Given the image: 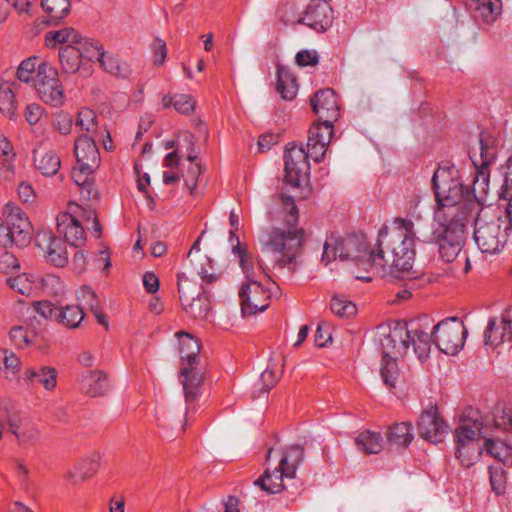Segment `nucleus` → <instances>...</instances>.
Masks as SVG:
<instances>
[{
	"instance_id": "nucleus-1",
	"label": "nucleus",
	"mask_w": 512,
	"mask_h": 512,
	"mask_svg": "<svg viewBox=\"0 0 512 512\" xmlns=\"http://www.w3.org/2000/svg\"><path fill=\"white\" fill-rule=\"evenodd\" d=\"M416 232L414 223L407 218H395L391 227L380 229L376 254L369 256V264L379 274L398 279L414 280Z\"/></svg>"
},
{
	"instance_id": "nucleus-2",
	"label": "nucleus",
	"mask_w": 512,
	"mask_h": 512,
	"mask_svg": "<svg viewBox=\"0 0 512 512\" xmlns=\"http://www.w3.org/2000/svg\"><path fill=\"white\" fill-rule=\"evenodd\" d=\"M432 185L437 202L434 219L439 224H447L463 216V221H467L469 205L473 203L476 190L472 192L468 188L464 189L458 171L453 166L439 167L434 172Z\"/></svg>"
},
{
	"instance_id": "nucleus-3",
	"label": "nucleus",
	"mask_w": 512,
	"mask_h": 512,
	"mask_svg": "<svg viewBox=\"0 0 512 512\" xmlns=\"http://www.w3.org/2000/svg\"><path fill=\"white\" fill-rule=\"evenodd\" d=\"M19 81L31 84L38 98L46 105L60 108L66 95L59 79L58 70L49 62L37 56L23 60L16 72Z\"/></svg>"
},
{
	"instance_id": "nucleus-4",
	"label": "nucleus",
	"mask_w": 512,
	"mask_h": 512,
	"mask_svg": "<svg viewBox=\"0 0 512 512\" xmlns=\"http://www.w3.org/2000/svg\"><path fill=\"white\" fill-rule=\"evenodd\" d=\"M305 242V230L291 221L273 226L259 237L261 251L274 255V267L281 269L298 263Z\"/></svg>"
},
{
	"instance_id": "nucleus-5",
	"label": "nucleus",
	"mask_w": 512,
	"mask_h": 512,
	"mask_svg": "<svg viewBox=\"0 0 512 512\" xmlns=\"http://www.w3.org/2000/svg\"><path fill=\"white\" fill-rule=\"evenodd\" d=\"M480 416L467 408L462 413L459 425L454 431L455 455L461 465L469 468L484 456L485 429L481 426Z\"/></svg>"
},
{
	"instance_id": "nucleus-6",
	"label": "nucleus",
	"mask_w": 512,
	"mask_h": 512,
	"mask_svg": "<svg viewBox=\"0 0 512 512\" xmlns=\"http://www.w3.org/2000/svg\"><path fill=\"white\" fill-rule=\"evenodd\" d=\"M56 220L58 234L74 247H80L85 243V228L93 229L96 238L102 233L95 211L74 202H70L67 211L59 213Z\"/></svg>"
},
{
	"instance_id": "nucleus-7",
	"label": "nucleus",
	"mask_w": 512,
	"mask_h": 512,
	"mask_svg": "<svg viewBox=\"0 0 512 512\" xmlns=\"http://www.w3.org/2000/svg\"><path fill=\"white\" fill-rule=\"evenodd\" d=\"M376 254L375 250H370L363 236L351 235L347 237L330 236L323 245V254L321 262L327 266L332 261L339 259L341 261L351 260L356 265L370 271L369 256Z\"/></svg>"
},
{
	"instance_id": "nucleus-8",
	"label": "nucleus",
	"mask_w": 512,
	"mask_h": 512,
	"mask_svg": "<svg viewBox=\"0 0 512 512\" xmlns=\"http://www.w3.org/2000/svg\"><path fill=\"white\" fill-rule=\"evenodd\" d=\"M466 223L460 216L451 223L439 224L441 231L434 232L440 258L447 263L455 261L456 265L463 263L464 274L471 269L469 258L463 252Z\"/></svg>"
},
{
	"instance_id": "nucleus-9",
	"label": "nucleus",
	"mask_w": 512,
	"mask_h": 512,
	"mask_svg": "<svg viewBox=\"0 0 512 512\" xmlns=\"http://www.w3.org/2000/svg\"><path fill=\"white\" fill-rule=\"evenodd\" d=\"M304 458L302 447L295 445L286 449L276 466L267 467L261 477L255 481L263 491L276 494L285 489V479H294L296 471Z\"/></svg>"
},
{
	"instance_id": "nucleus-10",
	"label": "nucleus",
	"mask_w": 512,
	"mask_h": 512,
	"mask_svg": "<svg viewBox=\"0 0 512 512\" xmlns=\"http://www.w3.org/2000/svg\"><path fill=\"white\" fill-rule=\"evenodd\" d=\"M178 292L183 310L195 319H206L210 313V300L204 289L185 273L178 274Z\"/></svg>"
},
{
	"instance_id": "nucleus-11",
	"label": "nucleus",
	"mask_w": 512,
	"mask_h": 512,
	"mask_svg": "<svg viewBox=\"0 0 512 512\" xmlns=\"http://www.w3.org/2000/svg\"><path fill=\"white\" fill-rule=\"evenodd\" d=\"M509 222L498 218L490 222H476L474 239L483 253L496 254L500 252L512 237Z\"/></svg>"
},
{
	"instance_id": "nucleus-12",
	"label": "nucleus",
	"mask_w": 512,
	"mask_h": 512,
	"mask_svg": "<svg viewBox=\"0 0 512 512\" xmlns=\"http://www.w3.org/2000/svg\"><path fill=\"white\" fill-rule=\"evenodd\" d=\"M278 290L274 282L268 280L262 282L244 283L239 291L241 312L243 316H252L265 311L273 295V290Z\"/></svg>"
},
{
	"instance_id": "nucleus-13",
	"label": "nucleus",
	"mask_w": 512,
	"mask_h": 512,
	"mask_svg": "<svg viewBox=\"0 0 512 512\" xmlns=\"http://www.w3.org/2000/svg\"><path fill=\"white\" fill-rule=\"evenodd\" d=\"M466 332L464 324L453 317L439 322L433 329L432 337L440 351L456 355L464 346Z\"/></svg>"
},
{
	"instance_id": "nucleus-14",
	"label": "nucleus",
	"mask_w": 512,
	"mask_h": 512,
	"mask_svg": "<svg viewBox=\"0 0 512 512\" xmlns=\"http://www.w3.org/2000/svg\"><path fill=\"white\" fill-rule=\"evenodd\" d=\"M478 149L479 160L476 158L475 152L470 153V158L476 169L473 188L480 192H486L490 179L489 166L494 162L497 154L494 140L489 136L481 134Z\"/></svg>"
},
{
	"instance_id": "nucleus-15",
	"label": "nucleus",
	"mask_w": 512,
	"mask_h": 512,
	"mask_svg": "<svg viewBox=\"0 0 512 512\" xmlns=\"http://www.w3.org/2000/svg\"><path fill=\"white\" fill-rule=\"evenodd\" d=\"M309 149L302 146L291 145L285 150V178L292 186H300L308 180L310 174Z\"/></svg>"
},
{
	"instance_id": "nucleus-16",
	"label": "nucleus",
	"mask_w": 512,
	"mask_h": 512,
	"mask_svg": "<svg viewBox=\"0 0 512 512\" xmlns=\"http://www.w3.org/2000/svg\"><path fill=\"white\" fill-rule=\"evenodd\" d=\"M3 217L7 218L12 245L26 246L32 234V225L27 215L19 207L8 203L3 208Z\"/></svg>"
},
{
	"instance_id": "nucleus-17",
	"label": "nucleus",
	"mask_w": 512,
	"mask_h": 512,
	"mask_svg": "<svg viewBox=\"0 0 512 512\" xmlns=\"http://www.w3.org/2000/svg\"><path fill=\"white\" fill-rule=\"evenodd\" d=\"M5 423L9 432L15 436L19 446L26 447L35 444L41 437L38 426L25 414L9 413Z\"/></svg>"
},
{
	"instance_id": "nucleus-18",
	"label": "nucleus",
	"mask_w": 512,
	"mask_h": 512,
	"mask_svg": "<svg viewBox=\"0 0 512 512\" xmlns=\"http://www.w3.org/2000/svg\"><path fill=\"white\" fill-rule=\"evenodd\" d=\"M35 243L49 263L58 267H64L68 263L65 242L51 231H39L36 234Z\"/></svg>"
},
{
	"instance_id": "nucleus-19",
	"label": "nucleus",
	"mask_w": 512,
	"mask_h": 512,
	"mask_svg": "<svg viewBox=\"0 0 512 512\" xmlns=\"http://www.w3.org/2000/svg\"><path fill=\"white\" fill-rule=\"evenodd\" d=\"M410 331L403 323L383 329L380 345L383 356H403L409 348Z\"/></svg>"
},
{
	"instance_id": "nucleus-20",
	"label": "nucleus",
	"mask_w": 512,
	"mask_h": 512,
	"mask_svg": "<svg viewBox=\"0 0 512 512\" xmlns=\"http://www.w3.org/2000/svg\"><path fill=\"white\" fill-rule=\"evenodd\" d=\"M333 133L332 121L329 120L314 123L311 126L307 141V149H309L310 157L315 162L323 160Z\"/></svg>"
},
{
	"instance_id": "nucleus-21",
	"label": "nucleus",
	"mask_w": 512,
	"mask_h": 512,
	"mask_svg": "<svg viewBox=\"0 0 512 512\" xmlns=\"http://www.w3.org/2000/svg\"><path fill=\"white\" fill-rule=\"evenodd\" d=\"M418 430L424 439L438 443L447 435L448 426L439 415L437 408L431 406L422 412L418 421Z\"/></svg>"
},
{
	"instance_id": "nucleus-22",
	"label": "nucleus",
	"mask_w": 512,
	"mask_h": 512,
	"mask_svg": "<svg viewBox=\"0 0 512 512\" xmlns=\"http://www.w3.org/2000/svg\"><path fill=\"white\" fill-rule=\"evenodd\" d=\"M504 342H512V310L490 319L484 332L485 345L497 347Z\"/></svg>"
},
{
	"instance_id": "nucleus-23",
	"label": "nucleus",
	"mask_w": 512,
	"mask_h": 512,
	"mask_svg": "<svg viewBox=\"0 0 512 512\" xmlns=\"http://www.w3.org/2000/svg\"><path fill=\"white\" fill-rule=\"evenodd\" d=\"M333 12L326 1H315L311 3L302 18V22L312 29L322 32L332 24Z\"/></svg>"
},
{
	"instance_id": "nucleus-24",
	"label": "nucleus",
	"mask_w": 512,
	"mask_h": 512,
	"mask_svg": "<svg viewBox=\"0 0 512 512\" xmlns=\"http://www.w3.org/2000/svg\"><path fill=\"white\" fill-rule=\"evenodd\" d=\"M180 378L186 404L189 405L196 402L201 395L204 380L202 371L197 365L182 366Z\"/></svg>"
},
{
	"instance_id": "nucleus-25",
	"label": "nucleus",
	"mask_w": 512,
	"mask_h": 512,
	"mask_svg": "<svg viewBox=\"0 0 512 512\" xmlns=\"http://www.w3.org/2000/svg\"><path fill=\"white\" fill-rule=\"evenodd\" d=\"M472 410L480 416L479 422L485 429V434H491L495 430H507L512 427L511 407H496L491 413H484L474 408Z\"/></svg>"
},
{
	"instance_id": "nucleus-26",
	"label": "nucleus",
	"mask_w": 512,
	"mask_h": 512,
	"mask_svg": "<svg viewBox=\"0 0 512 512\" xmlns=\"http://www.w3.org/2000/svg\"><path fill=\"white\" fill-rule=\"evenodd\" d=\"M466 5L481 24H493L502 12L501 0H466Z\"/></svg>"
},
{
	"instance_id": "nucleus-27",
	"label": "nucleus",
	"mask_w": 512,
	"mask_h": 512,
	"mask_svg": "<svg viewBox=\"0 0 512 512\" xmlns=\"http://www.w3.org/2000/svg\"><path fill=\"white\" fill-rule=\"evenodd\" d=\"M311 107L320 119L336 120L339 115L337 99L332 89H323L311 98Z\"/></svg>"
},
{
	"instance_id": "nucleus-28",
	"label": "nucleus",
	"mask_w": 512,
	"mask_h": 512,
	"mask_svg": "<svg viewBox=\"0 0 512 512\" xmlns=\"http://www.w3.org/2000/svg\"><path fill=\"white\" fill-rule=\"evenodd\" d=\"M234 239L236 241V244H233L232 246V253L239 258L240 266L247 281L246 283H251L252 281L261 282L260 278L262 276H266L265 271L262 268L261 262L259 261V267L255 268L252 262L251 255L247 252L246 248L240 246L239 239L236 236L235 232L232 230L230 231L229 240L231 243H233Z\"/></svg>"
},
{
	"instance_id": "nucleus-29",
	"label": "nucleus",
	"mask_w": 512,
	"mask_h": 512,
	"mask_svg": "<svg viewBox=\"0 0 512 512\" xmlns=\"http://www.w3.org/2000/svg\"><path fill=\"white\" fill-rule=\"evenodd\" d=\"M80 390L91 397L105 395L110 390L108 376L101 370H89L79 378Z\"/></svg>"
},
{
	"instance_id": "nucleus-30",
	"label": "nucleus",
	"mask_w": 512,
	"mask_h": 512,
	"mask_svg": "<svg viewBox=\"0 0 512 512\" xmlns=\"http://www.w3.org/2000/svg\"><path fill=\"white\" fill-rule=\"evenodd\" d=\"M57 377V370L51 366L29 368L23 374V380L26 385L31 387L39 385L49 392L56 388Z\"/></svg>"
},
{
	"instance_id": "nucleus-31",
	"label": "nucleus",
	"mask_w": 512,
	"mask_h": 512,
	"mask_svg": "<svg viewBox=\"0 0 512 512\" xmlns=\"http://www.w3.org/2000/svg\"><path fill=\"white\" fill-rule=\"evenodd\" d=\"M101 454L93 451L84 457L73 469L66 473V479L72 484H78L91 478L100 466Z\"/></svg>"
},
{
	"instance_id": "nucleus-32",
	"label": "nucleus",
	"mask_w": 512,
	"mask_h": 512,
	"mask_svg": "<svg viewBox=\"0 0 512 512\" xmlns=\"http://www.w3.org/2000/svg\"><path fill=\"white\" fill-rule=\"evenodd\" d=\"M74 153L78 163L97 169L100 165V154L92 137L81 136L76 139Z\"/></svg>"
},
{
	"instance_id": "nucleus-33",
	"label": "nucleus",
	"mask_w": 512,
	"mask_h": 512,
	"mask_svg": "<svg viewBox=\"0 0 512 512\" xmlns=\"http://www.w3.org/2000/svg\"><path fill=\"white\" fill-rule=\"evenodd\" d=\"M484 440V456L508 465L512 461V445L507 440L494 437L493 433L486 434Z\"/></svg>"
},
{
	"instance_id": "nucleus-34",
	"label": "nucleus",
	"mask_w": 512,
	"mask_h": 512,
	"mask_svg": "<svg viewBox=\"0 0 512 512\" xmlns=\"http://www.w3.org/2000/svg\"><path fill=\"white\" fill-rule=\"evenodd\" d=\"M95 170L78 162L72 170V179L81 187V194L84 198L94 199L98 196L97 191L93 188V174Z\"/></svg>"
},
{
	"instance_id": "nucleus-35",
	"label": "nucleus",
	"mask_w": 512,
	"mask_h": 512,
	"mask_svg": "<svg viewBox=\"0 0 512 512\" xmlns=\"http://www.w3.org/2000/svg\"><path fill=\"white\" fill-rule=\"evenodd\" d=\"M177 336L179 337V352L182 360V366L197 365L198 354L200 352L199 341L183 331L178 332Z\"/></svg>"
},
{
	"instance_id": "nucleus-36",
	"label": "nucleus",
	"mask_w": 512,
	"mask_h": 512,
	"mask_svg": "<svg viewBox=\"0 0 512 512\" xmlns=\"http://www.w3.org/2000/svg\"><path fill=\"white\" fill-rule=\"evenodd\" d=\"M82 36L71 27L46 33V45L55 48L58 44L62 47H77L81 43Z\"/></svg>"
},
{
	"instance_id": "nucleus-37",
	"label": "nucleus",
	"mask_w": 512,
	"mask_h": 512,
	"mask_svg": "<svg viewBox=\"0 0 512 512\" xmlns=\"http://www.w3.org/2000/svg\"><path fill=\"white\" fill-rule=\"evenodd\" d=\"M161 104L164 109L173 107L178 113L186 116L191 115L196 108L195 98L184 93L165 94L162 96Z\"/></svg>"
},
{
	"instance_id": "nucleus-38",
	"label": "nucleus",
	"mask_w": 512,
	"mask_h": 512,
	"mask_svg": "<svg viewBox=\"0 0 512 512\" xmlns=\"http://www.w3.org/2000/svg\"><path fill=\"white\" fill-rule=\"evenodd\" d=\"M277 92L284 100H292L297 94L298 85L296 78L283 66L277 68Z\"/></svg>"
},
{
	"instance_id": "nucleus-39",
	"label": "nucleus",
	"mask_w": 512,
	"mask_h": 512,
	"mask_svg": "<svg viewBox=\"0 0 512 512\" xmlns=\"http://www.w3.org/2000/svg\"><path fill=\"white\" fill-rule=\"evenodd\" d=\"M355 445L366 454H378L383 448V437L379 432L365 430L355 437Z\"/></svg>"
},
{
	"instance_id": "nucleus-40",
	"label": "nucleus",
	"mask_w": 512,
	"mask_h": 512,
	"mask_svg": "<svg viewBox=\"0 0 512 512\" xmlns=\"http://www.w3.org/2000/svg\"><path fill=\"white\" fill-rule=\"evenodd\" d=\"M6 282L11 289L22 295L37 294V274L21 273L8 277Z\"/></svg>"
},
{
	"instance_id": "nucleus-41",
	"label": "nucleus",
	"mask_w": 512,
	"mask_h": 512,
	"mask_svg": "<svg viewBox=\"0 0 512 512\" xmlns=\"http://www.w3.org/2000/svg\"><path fill=\"white\" fill-rule=\"evenodd\" d=\"M413 438L411 425L406 422L392 425L387 433L388 443L397 449L406 448Z\"/></svg>"
},
{
	"instance_id": "nucleus-42",
	"label": "nucleus",
	"mask_w": 512,
	"mask_h": 512,
	"mask_svg": "<svg viewBox=\"0 0 512 512\" xmlns=\"http://www.w3.org/2000/svg\"><path fill=\"white\" fill-rule=\"evenodd\" d=\"M13 83H0V112L10 120L17 117V101L13 91Z\"/></svg>"
},
{
	"instance_id": "nucleus-43",
	"label": "nucleus",
	"mask_w": 512,
	"mask_h": 512,
	"mask_svg": "<svg viewBox=\"0 0 512 512\" xmlns=\"http://www.w3.org/2000/svg\"><path fill=\"white\" fill-rule=\"evenodd\" d=\"M9 334L13 345L20 349L34 347L38 342V335L26 326H13Z\"/></svg>"
},
{
	"instance_id": "nucleus-44",
	"label": "nucleus",
	"mask_w": 512,
	"mask_h": 512,
	"mask_svg": "<svg viewBox=\"0 0 512 512\" xmlns=\"http://www.w3.org/2000/svg\"><path fill=\"white\" fill-rule=\"evenodd\" d=\"M380 375L388 388H396L400 382L401 375L395 357L383 356L380 365Z\"/></svg>"
},
{
	"instance_id": "nucleus-45",
	"label": "nucleus",
	"mask_w": 512,
	"mask_h": 512,
	"mask_svg": "<svg viewBox=\"0 0 512 512\" xmlns=\"http://www.w3.org/2000/svg\"><path fill=\"white\" fill-rule=\"evenodd\" d=\"M36 168L45 176L55 175L60 168V158L52 151L37 154L34 156Z\"/></svg>"
},
{
	"instance_id": "nucleus-46",
	"label": "nucleus",
	"mask_w": 512,
	"mask_h": 512,
	"mask_svg": "<svg viewBox=\"0 0 512 512\" xmlns=\"http://www.w3.org/2000/svg\"><path fill=\"white\" fill-rule=\"evenodd\" d=\"M413 345L414 351L418 356V359L425 360L431 350V336L421 330L410 331L409 344Z\"/></svg>"
},
{
	"instance_id": "nucleus-47",
	"label": "nucleus",
	"mask_w": 512,
	"mask_h": 512,
	"mask_svg": "<svg viewBox=\"0 0 512 512\" xmlns=\"http://www.w3.org/2000/svg\"><path fill=\"white\" fill-rule=\"evenodd\" d=\"M59 59L62 69L66 73H75L81 65V54L77 47H61Z\"/></svg>"
},
{
	"instance_id": "nucleus-48",
	"label": "nucleus",
	"mask_w": 512,
	"mask_h": 512,
	"mask_svg": "<svg viewBox=\"0 0 512 512\" xmlns=\"http://www.w3.org/2000/svg\"><path fill=\"white\" fill-rule=\"evenodd\" d=\"M41 7L53 21L65 18L71 9L70 0H41Z\"/></svg>"
},
{
	"instance_id": "nucleus-49",
	"label": "nucleus",
	"mask_w": 512,
	"mask_h": 512,
	"mask_svg": "<svg viewBox=\"0 0 512 512\" xmlns=\"http://www.w3.org/2000/svg\"><path fill=\"white\" fill-rule=\"evenodd\" d=\"M489 471V482L492 492L496 496H502L506 493L508 487V474L505 469L501 466L490 465Z\"/></svg>"
},
{
	"instance_id": "nucleus-50",
	"label": "nucleus",
	"mask_w": 512,
	"mask_h": 512,
	"mask_svg": "<svg viewBox=\"0 0 512 512\" xmlns=\"http://www.w3.org/2000/svg\"><path fill=\"white\" fill-rule=\"evenodd\" d=\"M84 318V313L79 305H67L59 309L58 322L68 328H76Z\"/></svg>"
},
{
	"instance_id": "nucleus-51",
	"label": "nucleus",
	"mask_w": 512,
	"mask_h": 512,
	"mask_svg": "<svg viewBox=\"0 0 512 512\" xmlns=\"http://www.w3.org/2000/svg\"><path fill=\"white\" fill-rule=\"evenodd\" d=\"M21 367L20 358L8 349H0V371L6 378L15 376Z\"/></svg>"
},
{
	"instance_id": "nucleus-52",
	"label": "nucleus",
	"mask_w": 512,
	"mask_h": 512,
	"mask_svg": "<svg viewBox=\"0 0 512 512\" xmlns=\"http://www.w3.org/2000/svg\"><path fill=\"white\" fill-rule=\"evenodd\" d=\"M37 293L40 291L48 294L59 295L63 292V283L57 275H37Z\"/></svg>"
},
{
	"instance_id": "nucleus-53",
	"label": "nucleus",
	"mask_w": 512,
	"mask_h": 512,
	"mask_svg": "<svg viewBox=\"0 0 512 512\" xmlns=\"http://www.w3.org/2000/svg\"><path fill=\"white\" fill-rule=\"evenodd\" d=\"M78 49L82 59H87L88 61L98 62L99 59L103 57L104 50L102 45L88 38H82L81 43L78 45Z\"/></svg>"
},
{
	"instance_id": "nucleus-54",
	"label": "nucleus",
	"mask_w": 512,
	"mask_h": 512,
	"mask_svg": "<svg viewBox=\"0 0 512 512\" xmlns=\"http://www.w3.org/2000/svg\"><path fill=\"white\" fill-rule=\"evenodd\" d=\"M76 126L88 133L95 132L98 126L96 113L87 107L81 108L76 118Z\"/></svg>"
},
{
	"instance_id": "nucleus-55",
	"label": "nucleus",
	"mask_w": 512,
	"mask_h": 512,
	"mask_svg": "<svg viewBox=\"0 0 512 512\" xmlns=\"http://www.w3.org/2000/svg\"><path fill=\"white\" fill-rule=\"evenodd\" d=\"M331 311L339 317H350L356 314V305L345 297L334 296L331 300Z\"/></svg>"
},
{
	"instance_id": "nucleus-56",
	"label": "nucleus",
	"mask_w": 512,
	"mask_h": 512,
	"mask_svg": "<svg viewBox=\"0 0 512 512\" xmlns=\"http://www.w3.org/2000/svg\"><path fill=\"white\" fill-rule=\"evenodd\" d=\"M73 118L65 111H58L54 114L52 127L55 131L62 135H68L72 131Z\"/></svg>"
},
{
	"instance_id": "nucleus-57",
	"label": "nucleus",
	"mask_w": 512,
	"mask_h": 512,
	"mask_svg": "<svg viewBox=\"0 0 512 512\" xmlns=\"http://www.w3.org/2000/svg\"><path fill=\"white\" fill-rule=\"evenodd\" d=\"M100 67L107 73L112 75H121L124 72V68L117 56L112 53L103 52V57L98 61Z\"/></svg>"
},
{
	"instance_id": "nucleus-58",
	"label": "nucleus",
	"mask_w": 512,
	"mask_h": 512,
	"mask_svg": "<svg viewBox=\"0 0 512 512\" xmlns=\"http://www.w3.org/2000/svg\"><path fill=\"white\" fill-rule=\"evenodd\" d=\"M59 309L49 301L36 302L32 306V310L42 318L55 321L58 320Z\"/></svg>"
},
{
	"instance_id": "nucleus-59",
	"label": "nucleus",
	"mask_w": 512,
	"mask_h": 512,
	"mask_svg": "<svg viewBox=\"0 0 512 512\" xmlns=\"http://www.w3.org/2000/svg\"><path fill=\"white\" fill-rule=\"evenodd\" d=\"M45 114V109L38 103L26 105L23 111L24 118L30 126L38 124Z\"/></svg>"
},
{
	"instance_id": "nucleus-60",
	"label": "nucleus",
	"mask_w": 512,
	"mask_h": 512,
	"mask_svg": "<svg viewBox=\"0 0 512 512\" xmlns=\"http://www.w3.org/2000/svg\"><path fill=\"white\" fill-rule=\"evenodd\" d=\"M280 378V373H277L274 367L269 364L268 367L262 372L260 381H261V391L263 393L268 392L278 381Z\"/></svg>"
},
{
	"instance_id": "nucleus-61",
	"label": "nucleus",
	"mask_w": 512,
	"mask_h": 512,
	"mask_svg": "<svg viewBox=\"0 0 512 512\" xmlns=\"http://www.w3.org/2000/svg\"><path fill=\"white\" fill-rule=\"evenodd\" d=\"M20 268L18 259L9 251H3L0 253V272L11 273Z\"/></svg>"
},
{
	"instance_id": "nucleus-62",
	"label": "nucleus",
	"mask_w": 512,
	"mask_h": 512,
	"mask_svg": "<svg viewBox=\"0 0 512 512\" xmlns=\"http://www.w3.org/2000/svg\"><path fill=\"white\" fill-rule=\"evenodd\" d=\"M280 202L283 208V211L287 214L286 223L291 221L292 223L298 224V210L294 203V200L285 195L280 196Z\"/></svg>"
},
{
	"instance_id": "nucleus-63",
	"label": "nucleus",
	"mask_w": 512,
	"mask_h": 512,
	"mask_svg": "<svg viewBox=\"0 0 512 512\" xmlns=\"http://www.w3.org/2000/svg\"><path fill=\"white\" fill-rule=\"evenodd\" d=\"M77 299L84 305L88 306L91 310L97 308V295L91 288L87 286H83L80 288L77 294Z\"/></svg>"
},
{
	"instance_id": "nucleus-64",
	"label": "nucleus",
	"mask_w": 512,
	"mask_h": 512,
	"mask_svg": "<svg viewBox=\"0 0 512 512\" xmlns=\"http://www.w3.org/2000/svg\"><path fill=\"white\" fill-rule=\"evenodd\" d=\"M332 341L330 326L326 323L319 324L314 335V343L317 347H325Z\"/></svg>"
}]
</instances>
